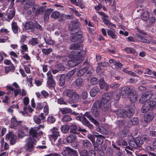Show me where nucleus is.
<instances>
[{"mask_svg": "<svg viewBox=\"0 0 156 156\" xmlns=\"http://www.w3.org/2000/svg\"><path fill=\"white\" fill-rule=\"evenodd\" d=\"M152 94L151 91H148L143 94L139 99V102L141 104L144 103H150L151 101H154L152 98Z\"/></svg>", "mask_w": 156, "mask_h": 156, "instance_id": "obj_6", "label": "nucleus"}, {"mask_svg": "<svg viewBox=\"0 0 156 156\" xmlns=\"http://www.w3.org/2000/svg\"><path fill=\"white\" fill-rule=\"evenodd\" d=\"M72 25V30H74L80 27L81 25L79 21L77 19L72 20L71 21Z\"/></svg>", "mask_w": 156, "mask_h": 156, "instance_id": "obj_14", "label": "nucleus"}, {"mask_svg": "<svg viewBox=\"0 0 156 156\" xmlns=\"http://www.w3.org/2000/svg\"><path fill=\"white\" fill-rule=\"evenodd\" d=\"M61 16L60 13L58 11L53 12L51 15V17L55 19H58Z\"/></svg>", "mask_w": 156, "mask_h": 156, "instance_id": "obj_41", "label": "nucleus"}, {"mask_svg": "<svg viewBox=\"0 0 156 156\" xmlns=\"http://www.w3.org/2000/svg\"><path fill=\"white\" fill-rule=\"evenodd\" d=\"M47 84L48 87L49 88L55 89V83L53 79L48 80Z\"/></svg>", "mask_w": 156, "mask_h": 156, "instance_id": "obj_25", "label": "nucleus"}, {"mask_svg": "<svg viewBox=\"0 0 156 156\" xmlns=\"http://www.w3.org/2000/svg\"><path fill=\"white\" fill-rule=\"evenodd\" d=\"M55 119L54 117L52 115H49L47 119V122L49 123H54Z\"/></svg>", "mask_w": 156, "mask_h": 156, "instance_id": "obj_58", "label": "nucleus"}, {"mask_svg": "<svg viewBox=\"0 0 156 156\" xmlns=\"http://www.w3.org/2000/svg\"><path fill=\"white\" fill-rule=\"evenodd\" d=\"M85 51H83L81 53L80 56L77 55L79 54V52L76 53L75 52L73 51L69 55V57L71 59L69 60L68 62V65L69 66L73 67L76 66L80 62H81L83 61L85 56Z\"/></svg>", "mask_w": 156, "mask_h": 156, "instance_id": "obj_3", "label": "nucleus"}, {"mask_svg": "<svg viewBox=\"0 0 156 156\" xmlns=\"http://www.w3.org/2000/svg\"><path fill=\"white\" fill-rule=\"evenodd\" d=\"M129 146L126 147V148L132 150L133 148H137V146L136 144L135 140H129L128 142Z\"/></svg>", "mask_w": 156, "mask_h": 156, "instance_id": "obj_19", "label": "nucleus"}, {"mask_svg": "<svg viewBox=\"0 0 156 156\" xmlns=\"http://www.w3.org/2000/svg\"><path fill=\"white\" fill-rule=\"evenodd\" d=\"M23 110H24L26 114H27L28 111L30 112H32L34 111V109L31 108L30 106H29L27 107H24L23 108Z\"/></svg>", "mask_w": 156, "mask_h": 156, "instance_id": "obj_61", "label": "nucleus"}, {"mask_svg": "<svg viewBox=\"0 0 156 156\" xmlns=\"http://www.w3.org/2000/svg\"><path fill=\"white\" fill-rule=\"evenodd\" d=\"M124 50L127 53H131L135 55H137V53L136 52L134 49L132 48L126 47L125 48Z\"/></svg>", "mask_w": 156, "mask_h": 156, "instance_id": "obj_33", "label": "nucleus"}, {"mask_svg": "<svg viewBox=\"0 0 156 156\" xmlns=\"http://www.w3.org/2000/svg\"><path fill=\"white\" fill-rule=\"evenodd\" d=\"M59 111L63 114L70 113L72 112V110L69 108H60Z\"/></svg>", "mask_w": 156, "mask_h": 156, "instance_id": "obj_34", "label": "nucleus"}, {"mask_svg": "<svg viewBox=\"0 0 156 156\" xmlns=\"http://www.w3.org/2000/svg\"><path fill=\"white\" fill-rule=\"evenodd\" d=\"M26 128L27 129L22 128H18V129H19L18 135L19 138H22L25 136L26 134L24 131H28V130L26 126Z\"/></svg>", "mask_w": 156, "mask_h": 156, "instance_id": "obj_22", "label": "nucleus"}, {"mask_svg": "<svg viewBox=\"0 0 156 156\" xmlns=\"http://www.w3.org/2000/svg\"><path fill=\"white\" fill-rule=\"evenodd\" d=\"M44 127L43 125H40L37 127H32L30 129L29 133L32 138H29L27 139V143L25 146V148L26 150L29 151H31L33 150L34 146L36 144V143L37 142V140L34 138H37L43 134V132L39 130L41 128H43Z\"/></svg>", "mask_w": 156, "mask_h": 156, "instance_id": "obj_1", "label": "nucleus"}, {"mask_svg": "<svg viewBox=\"0 0 156 156\" xmlns=\"http://www.w3.org/2000/svg\"><path fill=\"white\" fill-rule=\"evenodd\" d=\"M100 106L99 101H97L94 103L91 110L92 115L93 116L96 117H99L100 113Z\"/></svg>", "mask_w": 156, "mask_h": 156, "instance_id": "obj_7", "label": "nucleus"}, {"mask_svg": "<svg viewBox=\"0 0 156 156\" xmlns=\"http://www.w3.org/2000/svg\"><path fill=\"white\" fill-rule=\"evenodd\" d=\"M76 136L75 135L70 134L66 138V141L68 143H71L75 140Z\"/></svg>", "mask_w": 156, "mask_h": 156, "instance_id": "obj_45", "label": "nucleus"}, {"mask_svg": "<svg viewBox=\"0 0 156 156\" xmlns=\"http://www.w3.org/2000/svg\"><path fill=\"white\" fill-rule=\"evenodd\" d=\"M73 91L71 90L66 89L63 92L64 95L68 96L70 98L72 97Z\"/></svg>", "mask_w": 156, "mask_h": 156, "instance_id": "obj_35", "label": "nucleus"}, {"mask_svg": "<svg viewBox=\"0 0 156 156\" xmlns=\"http://www.w3.org/2000/svg\"><path fill=\"white\" fill-rule=\"evenodd\" d=\"M125 111L124 109H119L113 111V112L116 113L119 117H124Z\"/></svg>", "mask_w": 156, "mask_h": 156, "instance_id": "obj_37", "label": "nucleus"}, {"mask_svg": "<svg viewBox=\"0 0 156 156\" xmlns=\"http://www.w3.org/2000/svg\"><path fill=\"white\" fill-rule=\"evenodd\" d=\"M114 65L116 69H120L122 67L123 64L120 63L119 61H116Z\"/></svg>", "mask_w": 156, "mask_h": 156, "instance_id": "obj_48", "label": "nucleus"}, {"mask_svg": "<svg viewBox=\"0 0 156 156\" xmlns=\"http://www.w3.org/2000/svg\"><path fill=\"white\" fill-rule=\"evenodd\" d=\"M135 140L136 144L137 146V148L140 147L141 145L144 143L143 141L141 140L140 138L137 137L136 138Z\"/></svg>", "mask_w": 156, "mask_h": 156, "instance_id": "obj_44", "label": "nucleus"}, {"mask_svg": "<svg viewBox=\"0 0 156 156\" xmlns=\"http://www.w3.org/2000/svg\"><path fill=\"white\" fill-rule=\"evenodd\" d=\"M29 43L33 46H34L38 43L37 38H32L31 40L29 41Z\"/></svg>", "mask_w": 156, "mask_h": 156, "instance_id": "obj_59", "label": "nucleus"}, {"mask_svg": "<svg viewBox=\"0 0 156 156\" xmlns=\"http://www.w3.org/2000/svg\"><path fill=\"white\" fill-rule=\"evenodd\" d=\"M34 26L33 23L32 22H29L25 23L24 27L26 30H29L32 29Z\"/></svg>", "mask_w": 156, "mask_h": 156, "instance_id": "obj_47", "label": "nucleus"}, {"mask_svg": "<svg viewBox=\"0 0 156 156\" xmlns=\"http://www.w3.org/2000/svg\"><path fill=\"white\" fill-rule=\"evenodd\" d=\"M44 41L47 44L52 45L55 43V41L51 39V38H44Z\"/></svg>", "mask_w": 156, "mask_h": 156, "instance_id": "obj_52", "label": "nucleus"}, {"mask_svg": "<svg viewBox=\"0 0 156 156\" xmlns=\"http://www.w3.org/2000/svg\"><path fill=\"white\" fill-rule=\"evenodd\" d=\"M83 81V79L82 78L79 77L75 80L73 82L77 87H80L82 85Z\"/></svg>", "mask_w": 156, "mask_h": 156, "instance_id": "obj_30", "label": "nucleus"}, {"mask_svg": "<svg viewBox=\"0 0 156 156\" xmlns=\"http://www.w3.org/2000/svg\"><path fill=\"white\" fill-rule=\"evenodd\" d=\"M134 112V110L133 108H129L127 111H125L124 117L126 116L129 118L132 117Z\"/></svg>", "mask_w": 156, "mask_h": 156, "instance_id": "obj_20", "label": "nucleus"}, {"mask_svg": "<svg viewBox=\"0 0 156 156\" xmlns=\"http://www.w3.org/2000/svg\"><path fill=\"white\" fill-rule=\"evenodd\" d=\"M129 131V129L125 127L124 129L119 133V136L121 137H125L128 134Z\"/></svg>", "mask_w": 156, "mask_h": 156, "instance_id": "obj_26", "label": "nucleus"}, {"mask_svg": "<svg viewBox=\"0 0 156 156\" xmlns=\"http://www.w3.org/2000/svg\"><path fill=\"white\" fill-rule=\"evenodd\" d=\"M12 28L13 32L16 34L18 31V27L16 23L13 21L12 23Z\"/></svg>", "mask_w": 156, "mask_h": 156, "instance_id": "obj_43", "label": "nucleus"}, {"mask_svg": "<svg viewBox=\"0 0 156 156\" xmlns=\"http://www.w3.org/2000/svg\"><path fill=\"white\" fill-rule=\"evenodd\" d=\"M148 129L150 130V136L153 137H156V126H151L148 128Z\"/></svg>", "mask_w": 156, "mask_h": 156, "instance_id": "obj_17", "label": "nucleus"}, {"mask_svg": "<svg viewBox=\"0 0 156 156\" xmlns=\"http://www.w3.org/2000/svg\"><path fill=\"white\" fill-rule=\"evenodd\" d=\"M150 103H144V105H143L141 111L143 113H145L148 110H152L155 106L156 104V101H151Z\"/></svg>", "mask_w": 156, "mask_h": 156, "instance_id": "obj_8", "label": "nucleus"}, {"mask_svg": "<svg viewBox=\"0 0 156 156\" xmlns=\"http://www.w3.org/2000/svg\"><path fill=\"white\" fill-rule=\"evenodd\" d=\"M141 18L142 20L145 21H147L149 19V13L147 11L144 12L141 14Z\"/></svg>", "mask_w": 156, "mask_h": 156, "instance_id": "obj_32", "label": "nucleus"}, {"mask_svg": "<svg viewBox=\"0 0 156 156\" xmlns=\"http://www.w3.org/2000/svg\"><path fill=\"white\" fill-rule=\"evenodd\" d=\"M117 144L119 146H126L127 145V142L122 139H119L118 140Z\"/></svg>", "mask_w": 156, "mask_h": 156, "instance_id": "obj_50", "label": "nucleus"}, {"mask_svg": "<svg viewBox=\"0 0 156 156\" xmlns=\"http://www.w3.org/2000/svg\"><path fill=\"white\" fill-rule=\"evenodd\" d=\"M105 2L112 7L114 6L115 1L114 0H105ZM114 7H115V5Z\"/></svg>", "mask_w": 156, "mask_h": 156, "instance_id": "obj_63", "label": "nucleus"}, {"mask_svg": "<svg viewBox=\"0 0 156 156\" xmlns=\"http://www.w3.org/2000/svg\"><path fill=\"white\" fill-rule=\"evenodd\" d=\"M22 123V121H17L15 117H13L11 119L9 127L11 128L15 129H18V128H20L27 129L25 125Z\"/></svg>", "mask_w": 156, "mask_h": 156, "instance_id": "obj_5", "label": "nucleus"}, {"mask_svg": "<svg viewBox=\"0 0 156 156\" xmlns=\"http://www.w3.org/2000/svg\"><path fill=\"white\" fill-rule=\"evenodd\" d=\"M69 129V126L67 125L62 126L61 128V132L64 134L67 133Z\"/></svg>", "mask_w": 156, "mask_h": 156, "instance_id": "obj_36", "label": "nucleus"}, {"mask_svg": "<svg viewBox=\"0 0 156 156\" xmlns=\"http://www.w3.org/2000/svg\"><path fill=\"white\" fill-rule=\"evenodd\" d=\"M79 126L75 124H72L69 126L70 132L74 134H79Z\"/></svg>", "mask_w": 156, "mask_h": 156, "instance_id": "obj_13", "label": "nucleus"}, {"mask_svg": "<svg viewBox=\"0 0 156 156\" xmlns=\"http://www.w3.org/2000/svg\"><path fill=\"white\" fill-rule=\"evenodd\" d=\"M52 51L51 48L45 49L44 48L42 49V51L43 53L46 55H48Z\"/></svg>", "mask_w": 156, "mask_h": 156, "instance_id": "obj_55", "label": "nucleus"}, {"mask_svg": "<svg viewBox=\"0 0 156 156\" xmlns=\"http://www.w3.org/2000/svg\"><path fill=\"white\" fill-rule=\"evenodd\" d=\"M15 15V12L13 9L9 11V12L7 14L8 18L10 19H12Z\"/></svg>", "mask_w": 156, "mask_h": 156, "instance_id": "obj_51", "label": "nucleus"}, {"mask_svg": "<svg viewBox=\"0 0 156 156\" xmlns=\"http://www.w3.org/2000/svg\"><path fill=\"white\" fill-rule=\"evenodd\" d=\"M10 139V144L11 145L15 144L16 142L17 137L16 136L13 132H9L6 135L5 139L7 140H8Z\"/></svg>", "mask_w": 156, "mask_h": 156, "instance_id": "obj_9", "label": "nucleus"}, {"mask_svg": "<svg viewBox=\"0 0 156 156\" xmlns=\"http://www.w3.org/2000/svg\"><path fill=\"white\" fill-rule=\"evenodd\" d=\"M125 123V122L124 120H119L116 122L117 127L119 128L122 127Z\"/></svg>", "mask_w": 156, "mask_h": 156, "instance_id": "obj_54", "label": "nucleus"}, {"mask_svg": "<svg viewBox=\"0 0 156 156\" xmlns=\"http://www.w3.org/2000/svg\"><path fill=\"white\" fill-rule=\"evenodd\" d=\"M80 45L79 43H74L73 44H71L69 47V49L71 50H73L71 52L73 51H74L76 53L79 52V54L77 55L80 56L82 52L83 51H85L83 50H80L79 48H80Z\"/></svg>", "mask_w": 156, "mask_h": 156, "instance_id": "obj_10", "label": "nucleus"}, {"mask_svg": "<svg viewBox=\"0 0 156 156\" xmlns=\"http://www.w3.org/2000/svg\"><path fill=\"white\" fill-rule=\"evenodd\" d=\"M122 71L125 73H128L129 75H131L133 76H138L137 75L136 73L132 71L128 70L127 69V68H125L123 69Z\"/></svg>", "mask_w": 156, "mask_h": 156, "instance_id": "obj_46", "label": "nucleus"}, {"mask_svg": "<svg viewBox=\"0 0 156 156\" xmlns=\"http://www.w3.org/2000/svg\"><path fill=\"white\" fill-rule=\"evenodd\" d=\"M76 72L75 69L72 70L70 71L66 75V80L69 81L70 79L72 76Z\"/></svg>", "mask_w": 156, "mask_h": 156, "instance_id": "obj_49", "label": "nucleus"}, {"mask_svg": "<svg viewBox=\"0 0 156 156\" xmlns=\"http://www.w3.org/2000/svg\"><path fill=\"white\" fill-rule=\"evenodd\" d=\"M33 12L36 15L42 14L43 13V9L40 8L38 5H35L32 8Z\"/></svg>", "mask_w": 156, "mask_h": 156, "instance_id": "obj_16", "label": "nucleus"}, {"mask_svg": "<svg viewBox=\"0 0 156 156\" xmlns=\"http://www.w3.org/2000/svg\"><path fill=\"white\" fill-rule=\"evenodd\" d=\"M120 91L119 93L123 98L128 97L132 103L135 102L137 99L138 96L135 89L132 86L124 87L120 88Z\"/></svg>", "mask_w": 156, "mask_h": 156, "instance_id": "obj_2", "label": "nucleus"}, {"mask_svg": "<svg viewBox=\"0 0 156 156\" xmlns=\"http://www.w3.org/2000/svg\"><path fill=\"white\" fill-rule=\"evenodd\" d=\"M112 93H110L103 95L100 103V106L102 110L105 111L108 110L109 108L110 105L109 101L112 97Z\"/></svg>", "mask_w": 156, "mask_h": 156, "instance_id": "obj_4", "label": "nucleus"}, {"mask_svg": "<svg viewBox=\"0 0 156 156\" xmlns=\"http://www.w3.org/2000/svg\"><path fill=\"white\" fill-rule=\"evenodd\" d=\"M66 76L64 75H62L60 77L59 80V86H62L65 83Z\"/></svg>", "mask_w": 156, "mask_h": 156, "instance_id": "obj_42", "label": "nucleus"}, {"mask_svg": "<svg viewBox=\"0 0 156 156\" xmlns=\"http://www.w3.org/2000/svg\"><path fill=\"white\" fill-rule=\"evenodd\" d=\"M6 87L8 89L12 91H14V95L15 97H16L19 94H20L21 90L20 88H18L15 90V89L12 86H7Z\"/></svg>", "mask_w": 156, "mask_h": 156, "instance_id": "obj_28", "label": "nucleus"}, {"mask_svg": "<svg viewBox=\"0 0 156 156\" xmlns=\"http://www.w3.org/2000/svg\"><path fill=\"white\" fill-rule=\"evenodd\" d=\"M122 87H120L118 90L119 91V94H117L113 96V98H114V99L116 101H118L120 98L121 95H122L120 93H119L120 91V88H122Z\"/></svg>", "mask_w": 156, "mask_h": 156, "instance_id": "obj_60", "label": "nucleus"}, {"mask_svg": "<svg viewBox=\"0 0 156 156\" xmlns=\"http://www.w3.org/2000/svg\"><path fill=\"white\" fill-rule=\"evenodd\" d=\"M71 148L67 147H66L61 152L62 154L64 156H69L70 155V152L71 151Z\"/></svg>", "mask_w": 156, "mask_h": 156, "instance_id": "obj_29", "label": "nucleus"}, {"mask_svg": "<svg viewBox=\"0 0 156 156\" xmlns=\"http://www.w3.org/2000/svg\"><path fill=\"white\" fill-rule=\"evenodd\" d=\"M154 118L153 116L151 114H147L144 116V121L146 122H151Z\"/></svg>", "mask_w": 156, "mask_h": 156, "instance_id": "obj_38", "label": "nucleus"}, {"mask_svg": "<svg viewBox=\"0 0 156 156\" xmlns=\"http://www.w3.org/2000/svg\"><path fill=\"white\" fill-rule=\"evenodd\" d=\"M82 38V35L78 34L77 33H76L73 36L71 37L70 40L71 41L73 42H81Z\"/></svg>", "mask_w": 156, "mask_h": 156, "instance_id": "obj_15", "label": "nucleus"}, {"mask_svg": "<svg viewBox=\"0 0 156 156\" xmlns=\"http://www.w3.org/2000/svg\"><path fill=\"white\" fill-rule=\"evenodd\" d=\"M108 85L105 83L103 79L101 78L100 79L99 86L101 89H103L106 87V89L107 90L109 88Z\"/></svg>", "mask_w": 156, "mask_h": 156, "instance_id": "obj_27", "label": "nucleus"}, {"mask_svg": "<svg viewBox=\"0 0 156 156\" xmlns=\"http://www.w3.org/2000/svg\"><path fill=\"white\" fill-rule=\"evenodd\" d=\"M88 68L87 67H84L82 69L79 68L77 71V75L79 76H83L87 71Z\"/></svg>", "mask_w": 156, "mask_h": 156, "instance_id": "obj_21", "label": "nucleus"}, {"mask_svg": "<svg viewBox=\"0 0 156 156\" xmlns=\"http://www.w3.org/2000/svg\"><path fill=\"white\" fill-rule=\"evenodd\" d=\"M81 122L83 125L88 127L90 130L94 128L93 126L90 123L85 117L82 120Z\"/></svg>", "mask_w": 156, "mask_h": 156, "instance_id": "obj_18", "label": "nucleus"}, {"mask_svg": "<svg viewBox=\"0 0 156 156\" xmlns=\"http://www.w3.org/2000/svg\"><path fill=\"white\" fill-rule=\"evenodd\" d=\"M82 142L83 146L87 148H89L91 146V144L88 140H82Z\"/></svg>", "mask_w": 156, "mask_h": 156, "instance_id": "obj_39", "label": "nucleus"}, {"mask_svg": "<svg viewBox=\"0 0 156 156\" xmlns=\"http://www.w3.org/2000/svg\"><path fill=\"white\" fill-rule=\"evenodd\" d=\"M34 3L32 0H30L28 2H27L26 4L25 5V9H28L30 8V6H32L34 4Z\"/></svg>", "mask_w": 156, "mask_h": 156, "instance_id": "obj_62", "label": "nucleus"}, {"mask_svg": "<svg viewBox=\"0 0 156 156\" xmlns=\"http://www.w3.org/2000/svg\"><path fill=\"white\" fill-rule=\"evenodd\" d=\"M120 86L119 84L118 83H112L110 85H108L109 88H111L112 89H115L119 87Z\"/></svg>", "mask_w": 156, "mask_h": 156, "instance_id": "obj_64", "label": "nucleus"}, {"mask_svg": "<svg viewBox=\"0 0 156 156\" xmlns=\"http://www.w3.org/2000/svg\"><path fill=\"white\" fill-rule=\"evenodd\" d=\"M137 39L139 41H140L143 43H146L147 44H149L150 43V41L149 40L147 39L140 34H137V36L136 37Z\"/></svg>", "mask_w": 156, "mask_h": 156, "instance_id": "obj_23", "label": "nucleus"}, {"mask_svg": "<svg viewBox=\"0 0 156 156\" xmlns=\"http://www.w3.org/2000/svg\"><path fill=\"white\" fill-rule=\"evenodd\" d=\"M137 6L138 7H142L144 5V0H136V1Z\"/></svg>", "mask_w": 156, "mask_h": 156, "instance_id": "obj_56", "label": "nucleus"}, {"mask_svg": "<svg viewBox=\"0 0 156 156\" xmlns=\"http://www.w3.org/2000/svg\"><path fill=\"white\" fill-rule=\"evenodd\" d=\"M52 11V9H47L45 12L44 14V21H47L48 20L50 14Z\"/></svg>", "mask_w": 156, "mask_h": 156, "instance_id": "obj_31", "label": "nucleus"}, {"mask_svg": "<svg viewBox=\"0 0 156 156\" xmlns=\"http://www.w3.org/2000/svg\"><path fill=\"white\" fill-rule=\"evenodd\" d=\"M99 90V89L97 86H95L93 87L90 91V94L92 97H95L97 94Z\"/></svg>", "mask_w": 156, "mask_h": 156, "instance_id": "obj_24", "label": "nucleus"}, {"mask_svg": "<svg viewBox=\"0 0 156 156\" xmlns=\"http://www.w3.org/2000/svg\"><path fill=\"white\" fill-rule=\"evenodd\" d=\"M71 117L68 115H65L63 116L62 119V122H66L72 120Z\"/></svg>", "mask_w": 156, "mask_h": 156, "instance_id": "obj_53", "label": "nucleus"}, {"mask_svg": "<svg viewBox=\"0 0 156 156\" xmlns=\"http://www.w3.org/2000/svg\"><path fill=\"white\" fill-rule=\"evenodd\" d=\"M87 137L92 142L93 145H94L95 144V141L94 136L90 134H89L87 135Z\"/></svg>", "mask_w": 156, "mask_h": 156, "instance_id": "obj_57", "label": "nucleus"}, {"mask_svg": "<svg viewBox=\"0 0 156 156\" xmlns=\"http://www.w3.org/2000/svg\"><path fill=\"white\" fill-rule=\"evenodd\" d=\"M107 33L108 35L110 36L112 39H116L117 36L115 34V31L108 29L107 30Z\"/></svg>", "mask_w": 156, "mask_h": 156, "instance_id": "obj_40", "label": "nucleus"}, {"mask_svg": "<svg viewBox=\"0 0 156 156\" xmlns=\"http://www.w3.org/2000/svg\"><path fill=\"white\" fill-rule=\"evenodd\" d=\"M58 130V128L55 127H54L50 130V132L51 134L50 135V136L54 141L56 140L57 137L60 136Z\"/></svg>", "mask_w": 156, "mask_h": 156, "instance_id": "obj_11", "label": "nucleus"}, {"mask_svg": "<svg viewBox=\"0 0 156 156\" xmlns=\"http://www.w3.org/2000/svg\"><path fill=\"white\" fill-rule=\"evenodd\" d=\"M45 119V117L43 113H41L39 115H35L33 117L34 122L37 124H40L41 122L42 121Z\"/></svg>", "mask_w": 156, "mask_h": 156, "instance_id": "obj_12", "label": "nucleus"}]
</instances>
